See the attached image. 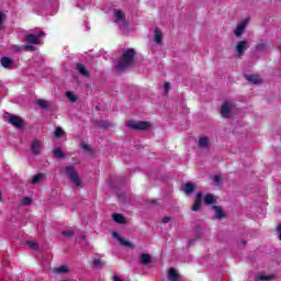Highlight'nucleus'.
Segmentation results:
<instances>
[{
    "label": "nucleus",
    "instance_id": "a19ab883",
    "mask_svg": "<svg viewBox=\"0 0 281 281\" xmlns=\"http://www.w3.org/2000/svg\"><path fill=\"white\" fill-rule=\"evenodd\" d=\"M30 203H32V199H30V198H24L23 199V204L24 205H30Z\"/></svg>",
    "mask_w": 281,
    "mask_h": 281
},
{
    "label": "nucleus",
    "instance_id": "c756f323",
    "mask_svg": "<svg viewBox=\"0 0 281 281\" xmlns=\"http://www.w3.org/2000/svg\"><path fill=\"white\" fill-rule=\"evenodd\" d=\"M66 98H68V100L70 102H76L78 100V98L76 97V94H74V92L71 91H67L66 92Z\"/></svg>",
    "mask_w": 281,
    "mask_h": 281
},
{
    "label": "nucleus",
    "instance_id": "37998d69",
    "mask_svg": "<svg viewBox=\"0 0 281 281\" xmlns=\"http://www.w3.org/2000/svg\"><path fill=\"white\" fill-rule=\"evenodd\" d=\"M279 239L281 240V226L278 227Z\"/></svg>",
    "mask_w": 281,
    "mask_h": 281
},
{
    "label": "nucleus",
    "instance_id": "cd10ccee",
    "mask_svg": "<svg viewBox=\"0 0 281 281\" xmlns=\"http://www.w3.org/2000/svg\"><path fill=\"white\" fill-rule=\"evenodd\" d=\"M36 104H38V106H41V109H49V103L43 99H38L36 101Z\"/></svg>",
    "mask_w": 281,
    "mask_h": 281
},
{
    "label": "nucleus",
    "instance_id": "f704fd0d",
    "mask_svg": "<svg viewBox=\"0 0 281 281\" xmlns=\"http://www.w3.org/2000/svg\"><path fill=\"white\" fill-rule=\"evenodd\" d=\"M80 147L82 148V150H86V151L91 150V146H89V144L87 143H81Z\"/></svg>",
    "mask_w": 281,
    "mask_h": 281
},
{
    "label": "nucleus",
    "instance_id": "6e6552de",
    "mask_svg": "<svg viewBox=\"0 0 281 281\" xmlns=\"http://www.w3.org/2000/svg\"><path fill=\"white\" fill-rule=\"evenodd\" d=\"M249 23L248 20H243L241 22H239L236 26V29L234 30V34L236 36V38H240V36H243V34H245V30H247V24Z\"/></svg>",
    "mask_w": 281,
    "mask_h": 281
},
{
    "label": "nucleus",
    "instance_id": "ea45409f",
    "mask_svg": "<svg viewBox=\"0 0 281 281\" xmlns=\"http://www.w3.org/2000/svg\"><path fill=\"white\" fill-rule=\"evenodd\" d=\"M165 93H168L170 91V82H166L164 86Z\"/></svg>",
    "mask_w": 281,
    "mask_h": 281
},
{
    "label": "nucleus",
    "instance_id": "dca6fc26",
    "mask_svg": "<svg viewBox=\"0 0 281 281\" xmlns=\"http://www.w3.org/2000/svg\"><path fill=\"white\" fill-rule=\"evenodd\" d=\"M140 265H150L153 262V257L149 254H142L139 257Z\"/></svg>",
    "mask_w": 281,
    "mask_h": 281
},
{
    "label": "nucleus",
    "instance_id": "4c0bfd02",
    "mask_svg": "<svg viewBox=\"0 0 281 281\" xmlns=\"http://www.w3.org/2000/svg\"><path fill=\"white\" fill-rule=\"evenodd\" d=\"M34 49H36V47L33 45H24V52H34Z\"/></svg>",
    "mask_w": 281,
    "mask_h": 281
},
{
    "label": "nucleus",
    "instance_id": "1a4fd4ad",
    "mask_svg": "<svg viewBox=\"0 0 281 281\" xmlns=\"http://www.w3.org/2000/svg\"><path fill=\"white\" fill-rule=\"evenodd\" d=\"M113 238H115V240L120 241V245H122L123 247H128L130 249H135V245L128 240H126V238L120 236L119 233L114 232L112 234Z\"/></svg>",
    "mask_w": 281,
    "mask_h": 281
},
{
    "label": "nucleus",
    "instance_id": "4be33fe9",
    "mask_svg": "<svg viewBox=\"0 0 281 281\" xmlns=\"http://www.w3.org/2000/svg\"><path fill=\"white\" fill-rule=\"evenodd\" d=\"M213 210H214L215 216L217 218H224L225 217V212H223V209L221 206L214 205Z\"/></svg>",
    "mask_w": 281,
    "mask_h": 281
},
{
    "label": "nucleus",
    "instance_id": "f257e3e1",
    "mask_svg": "<svg viewBox=\"0 0 281 281\" xmlns=\"http://www.w3.org/2000/svg\"><path fill=\"white\" fill-rule=\"evenodd\" d=\"M133 65H135V49L130 48L124 52L122 59L117 64V69L119 71H126Z\"/></svg>",
    "mask_w": 281,
    "mask_h": 281
},
{
    "label": "nucleus",
    "instance_id": "c9c22d12",
    "mask_svg": "<svg viewBox=\"0 0 281 281\" xmlns=\"http://www.w3.org/2000/svg\"><path fill=\"white\" fill-rule=\"evenodd\" d=\"M63 236H66V238H71V236H74V232L72 231H64Z\"/></svg>",
    "mask_w": 281,
    "mask_h": 281
},
{
    "label": "nucleus",
    "instance_id": "aec40b11",
    "mask_svg": "<svg viewBox=\"0 0 281 281\" xmlns=\"http://www.w3.org/2000/svg\"><path fill=\"white\" fill-rule=\"evenodd\" d=\"M77 71H79V74H81V76L89 78V70H87V68H85V66L82 64H77Z\"/></svg>",
    "mask_w": 281,
    "mask_h": 281
},
{
    "label": "nucleus",
    "instance_id": "7c9ffc66",
    "mask_svg": "<svg viewBox=\"0 0 281 281\" xmlns=\"http://www.w3.org/2000/svg\"><path fill=\"white\" fill-rule=\"evenodd\" d=\"M11 49L12 52H15V53L24 52V45H12Z\"/></svg>",
    "mask_w": 281,
    "mask_h": 281
},
{
    "label": "nucleus",
    "instance_id": "39448f33",
    "mask_svg": "<svg viewBox=\"0 0 281 281\" xmlns=\"http://www.w3.org/2000/svg\"><path fill=\"white\" fill-rule=\"evenodd\" d=\"M235 104L232 101H226L221 109L222 117H232V113L234 112Z\"/></svg>",
    "mask_w": 281,
    "mask_h": 281
},
{
    "label": "nucleus",
    "instance_id": "a211bd4d",
    "mask_svg": "<svg viewBox=\"0 0 281 281\" xmlns=\"http://www.w3.org/2000/svg\"><path fill=\"white\" fill-rule=\"evenodd\" d=\"M162 38H164V34L161 33V31H159V29H156L154 32L155 43H157V45H161Z\"/></svg>",
    "mask_w": 281,
    "mask_h": 281
},
{
    "label": "nucleus",
    "instance_id": "0eeeda50",
    "mask_svg": "<svg viewBox=\"0 0 281 281\" xmlns=\"http://www.w3.org/2000/svg\"><path fill=\"white\" fill-rule=\"evenodd\" d=\"M42 36H44L43 31H40L37 34L30 33L25 36V41L26 43H31L32 45H38L41 44Z\"/></svg>",
    "mask_w": 281,
    "mask_h": 281
},
{
    "label": "nucleus",
    "instance_id": "7ed1b4c3",
    "mask_svg": "<svg viewBox=\"0 0 281 281\" xmlns=\"http://www.w3.org/2000/svg\"><path fill=\"white\" fill-rule=\"evenodd\" d=\"M126 16L124 15V12L120 11V10H114V22L119 23L121 30H123V32H127L128 31V23L125 22Z\"/></svg>",
    "mask_w": 281,
    "mask_h": 281
},
{
    "label": "nucleus",
    "instance_id": "e433bc0d",
    "mask_svg": "<svg viewBox=\"0 0 281 281\" xmlns=\"http://www.w3.org/2000/svg\"><path fill=\"white\" fill-rule=\"evenodd\" d=\"M266 48H267V44H265V43H259V44L257 45L258 52H262V50H265Z\"/></svg>",
    "mask_w": 281,
    "mask_h": 281
},
{
    "label": "nucleus",
    "instance_id": "9d476101",
    "mask_svg": "<svg viewBox=\"0 0 281 281\" xmlns=\"http://www.w3.org/2000/svg\"><path fill=\"white\" fill-rule=\"evenodd\" d=\"M31 150H32L33 155H41V151L43 150V142H41L38 139H34L31 143Z\"/></svg>",
    "mask_w": 281,
    "mask_h": 281
},
{
    "label": "nucleus",
    "instance_id": "6ab92c4d",
    "mask_svg": "<svg viewBox=\"0 0 281 281\" xmlns=\"http://www.w3.org/2000/svg\"><path fill=\"white\" fill-rule=\"evenodd\" d=\"M199 146L200 148H207V146H210V138L207 136L200 137Z\"/></svg>",
    "mask_w": 281,
    "mask_h": 281
},
{
    "label": "nucleus",
    "instance_id": "c03bdc74",
    "mask_svg": "<svg viewBox=\"0 0 281 281\" xmlns=\"http://www.w3.org/2000/svg\"><path fill=\"white\" fill-rule=\"evenodd\" d=\"M0 201H1V193H0Z\"/></svg>",
    "mask_w": 281,
    "mask_h": 281
},
{
    "label": "nucleus",
    "instance_id": "473e14b6",
    "mask_svg": "<svg viewBox=\"0 0 281 281\" xmlns=\"http://www.w3.org/2000/svg\"><path fill=\"white\" fill-rule=\"evenodd\" d=\"M26 245L30 249H38V244L36 241H26Z\"/></svg>",
    "mask_w": 281,
    "mask_h": 281
},
{
    "label": "nucleus",
    "instance_id": "4468645a",
    "mask_svg": "<svg viewBox=\"0 0 281 281\" xmlns=\"http://www.w3.org/2000/svg\"><path fill=\"white\" fill-rule=\"evenodd\" d=\"M168 279L170 281H179V280H181V278L179 276V271H177L173 268L169 269V271H168Z\"/></svg>",
    "mask_w": 281,
    "mask_h": 281
},
{
    "label": "nucleus",
    "instance_id": "9b49d317",
    "mask_svg": "<svg viewBox=\"0 0 281 281\" xmlns=\"http://www.w3.org/2000/svg\"><path fill=\"white\" fill-rule=\"evenodd\" d=\"M9 124H12L15 128H23V120L20 116H9Z\"/></svg>",
    "mask_w": 281,
    "mask_h": 281
},
{
    "label": "nucleus",
    "instance_id": "58836bf2",
    "mask_svg": "<svg viewBox=\"0 0 281 281\" xmlns=\"http://www.w3.org/2000/svg\"><path fill=\"white\" fill-rule=\"evenodd\" d=\"M3 21H5V14L0 12V27L3 25Z\"/></svg>",
    "mask_w": 281,
    "mask_h": 281
},
{
    "label": "nucleus",
    "instance_id": "5701e85b",
    "mask_svg": "<svg viewBox=\"0 0 281 281\" xmlns=\"http://www.w3.org/2000/svg\"><path fill=\"white\" fill-rule=\"evenodd\" d=\"M112 218H113L114 223H121V224L126 223V220L124 218V216L122 214H117V213L113 214Z\"/></svg>",
    "mask_w": 281,
    "mask_h": 281
},
{
    "label": "nucleus",
    "instance_id": "b1692460",
    "mask_svg": "<svg viewBox=\"0 0 281 281\" xmlns=\"http://www.w3.org/2000/svg\"><path fill=\"white\" fill-rule=\"evenodd\" d=\"M44 179H45L44 173H37V175H35V176L32 178L31 183L36 184V183H40L41 181H43Z\"/></svg>",
    "mask_w": 281,
    "mask_h": 281
},
{
    "label": "nucleus",
    "instance_id": "f03ea898",
    "mask_svg": "<svg viewBox=\"0 0 281 281\" xmlns=\"http://www.w3.org/2000/svg\"><path fill=\"white\" fill-rule=\"evenodd\" d=\"M63 172L68 177V179L74 183L76 188H82V180H80V176L78 175V170L74 166H66L63 169Z\"/></svg>",
    "mask_w": 281,
    "mask_h": 281
},
{
    "label": "nucleus",
    "instance_id": "2f4dec72",
    "mask_svg": "<svg viewBox=\"0 0 281 281\" xmlns=\"http://www.w3.org/2000/svg\"><path fill=\"white\" fill-rule=\"evenodd\" d=\"M65 135V131L60 127H57L55 131V137H63Z\"/></svg>",
    "mask_w": 281,
    "mask_h": 281
},
{
    "label": "nucleus",
    "instance_id": "ddd939ff",
    "mask_svg": "<svg viewBox=\"0 0 281 281\" xmlns=\"http://www.w3.org/2000/svg\"><path fill=\"white\" fill-rule=\"evenodd\" d=\"M0 63L4 69H12V65H14V61L10 57H2Z\"/></svg>",
    "mask_w": 281,
    "mask_h": 281
},
{
    "label": "nucleus",
    "instance_id": "72a5a7b5",
    "mask_svg": "<svg viewBox=\"0 0 281 281\" xmlns=\"http://www.w3.org/2000/svg\"><path fill=\"white\" fill-rule=\"evenodd\" d=\"M93 265H94V267H98V269H102V266L104 265V261H102L100 259H94Z\"/></svg>",
    "mask_w": 281,
    "mask_h": 281
},
{
    "label": "nucleus",
    "instance_id": "f8f14e48",
    "mask_svg": "<svg viewBox=\"0 0 281 281\" xmlns=\"http://www.w3.org/2000/svg\"><path fill=\"white\" fill-rule=\"evenodd\" d=\"M203 201V193L199 192L195 198V202L192 206L193 212H199L201 210V202Z\"/></svg>",
    "mask_w": 281,
    "mask_h": 281
},
{
    "label": "nucleus",
    "instance_id": "79ce46f5",
    "mask_svg": "<svg viewBox=\"0 0 281 281\" xmlns=\"http://www.w3.org/2000/svg\"><path fill=\"white\" fill-rule=\"evenodd\" d=\"M171 218L169 216H166L161 220V223H164L165 225L170 223Z\"/></svg>",
    "mask_w": 281,
    "mask_h": 281
},
{
    "label": "nucleus",
    "instance_id": "a878e982",
    "mask_svg": "<svg viewBox=\"0 0 281 281\" xmlns=\"http://www.w3.org/2000/svg\"><path fill=\"white\" fill-rule=\"evenodd\" d=\"M53 155L57 158V159H63V157H65V153L60 150V148H55L53 150Z\"/></svg>",
    "mask_w": 281,
    "mask_h": 281
},
{
    "label": "nucleus",
    "instance_id": "2eb2a0df",
    "mask_svg": "<svg viewBox=\"0 0 281 281\" xmlns=\"http://www.w3.org/2000/svg\"><path fill=\"white\" fill-rule=\"evenodd\" d=\"M246 80L252 82V85H260L262 82V78L259 75H248L246 76Z\"/></svg>",
    "mask_w": 281,
    "mask_h": 281
},
{
    "label": "nucleus",
    "instance_id": "20e7f679",
    "mask_svg": "<svg viewBox=\"0 0 281 281\" xmlns=\"http://www.w3.org/2000/svg\"><path fill=\"white\" fill-rule=\"evenodd\" d=\"M127 126L136 131H148L150 124L146 121H130L127 123Z\"/></svg>",
    "mask_w": 281,
    "mask_h": 281
},
{
    "label": "nucleus",
    "instance_id": "f3484780",
    "mask_svg": "<svg viewBox=\"0 0 281 281\" xmlns=\"http://www.w3.org/2000/svg\"><path fill=\"white\" fill-rule=\"evenodd\" d=\"M184 194H192L194 192V184L192 182H187L182 186Z\"/></svg>",
    "mask_w": 281,
    "mask_h": 281
},
{
    "label": "nucleus",
    "instance_id": "412c9836",
    "mask_svg": "<svg viewBox=\"0 0 281 281\" xmlns=\"http://www.w3.org/2000/svg\"><path fill=\"white\" fill-rule=\"evenodd\" d=\"M204 203L206 205H212V204L216 203V198H214V195H212V193H209L204 196Z\"/></svg>",
    "mask_w": 281,
    "mask_h": 281
},
{
    "label": "nucleus",
    "instance_id": "bb28decb",
    "mask_svg": "<svg viewBox=\"0 0 281 281\" xmlns=\"http://www.w3.org/2000/svg\"><path fill=\"white\" fill-rule=\"evenodd\" d=\"M269 280H273V276L258 274L256 277V281H269Z\"/></svg>",
    "mask_w": 281,
    "mask_h": 281
},
{
    "label": "nucleus",
    "instance_id": "423d86ee",
    "mask_svg": "<svg viewBox=\"0 0 281 281\" xmlns=\"http://www.w3.org/2000/svg\"><path fill=\"white\" fill-rule=\"evenodd\" d=\"M249 49V42L247 41H239L236 43L235 52L238 58H241L245 55V52Z\"/></svg>",
    "mask_w": 281,
    "mask_h": 281
},
{
    "label": "nucleus",
    "instance_id": "393cba45",
    "mask_svg": "<svg viewBox=\"0 0 281 281\" xmlns=\"http://www.w3.org/2000/svg\"><path fill=\"white\" fill-rule=\"evenodd\" d=\"M69 268L67 266H59L54 269V273H67Z\"/></svg>",
    "mask_w": 281,
    "mask_h": 281
},
{
    "label": "nucleus",
    "instance_id": "c85d7f7f",
    "mask_svg": "<svg viewBox=\"0 0 281 281\" xmlns=\"http://www.w3.org/2000/svg\"><path fill=\"white\" fill-rule=\"evenodd\" d=\"M212 181L214 186H221L223 183V177L221 176H213Z\"/></svg>",
    "mask_w": 281,
    "mask_h": 281
}]
</instances>
